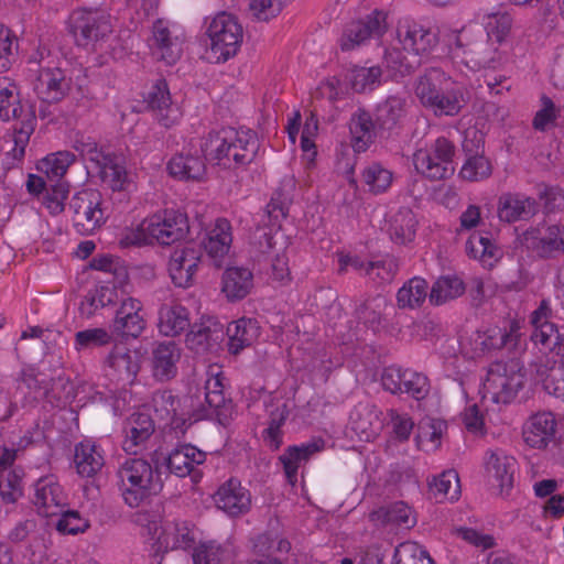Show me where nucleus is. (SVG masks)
I'll list each match as a JSON object with an SVG mask.
<instances>
[{
  "label": "nucleus",
  "instance_id": "obj_1",
  "mask_svg": "<svg viewBox=\"0 0 564 564\" xmlns=\"http://www.w3.org/2000/svg\"><path fill=\"white\" fill-rule=\"evenodd\" d=\"M135 522L143 528L149 554L156 564L172 551L191 549L199 534L192 522L164 518L160 511L140 513Z\"/></svg>",
  "mask_w": 564,
  "mask_h": 564
},
{
  "label": "nucleus",
  "instance_id": "obj_2",
  "mask_svg": "<svg viewBox=\"0 0 564 564\" xmlns=\"http://www.w3.org/2000/svg\"><path fill=\"white\" fill-rule=\"evenodd\" d=\"M413 91L420 104L436 117H455L468 102L465 87L438 67H429L419 75Z\"/></svg>",
  "mask_w": 564,
  "mask_h": 564
},
{
  "label": "nucleus",
  "instance_id": "obj_3",
  "mask_svg": "<svg viewBox=\"0 0 564 564\" xmlns=\"http://www.w3.org/2000/svg\"><path fill=\"white\" fill-rule=\"evenodd\" d=\"M258 150L259 141L252 131L229 127L210 132L202 145L205 158H210L226 169L251 163Z\"/></svg>",
  "mask_w": 564,
  "mask_h": 564
},
{
  "label": "nucleus",
  "instance_id": "obj_4",
  "mask_svg": "<svg viewBox=\"0 0 564 564\" xmlns=\"http://www.w3.org/2000/svg\"><path fill=\"white\" fill-rule=\"evenodd\" d=\"M118 479L123 501L131 508L139 507L162 488L151 464L142 458L126 459L118 469Z\"/></svg>",
  "mask_w": 564,
  "mask_h": 564
},
{
  "label": "nucleus",
  "instance_id": "obj_5",
  "mask_svg": "<svg viewBox=\"0 0 564 564\" xmlns=\"http://www.w3.org/2000/svg\"><path fill=\"white\" fill-rule=\"evenodd\" d=\"M194 402L193 397L181 399L169 390L156 391L151 404L143 405L142 411L132 413L131 420L132 423H195Z\"/></svg>",
  "mask_w": 564,
  "mask_h": 564
},
{
  "label": "nucleus",
  "instance_id": "obj_6",
  "mask_svg": "<svg viewBox=\"0 0 564 564\" xmlns=\"http://www.w3.org/2000/svg\"><path fill=\"white\" fill-rule=\"evenodd\" d=\"M0 119L3 121L21 119L20 126L14 127V147L12 149L13 158L21 160L24 156L30 135L34 131L35 117L31 111L24 115L17 86L7 76H0Z\"/></svg>",
  "mask_w": 564,
  "mask_h": 564
},
{
  "label": "nucleus",
  "instance_id": "obj_7",
  "mask_svg": "<svg viewBox=\"0 0 564 564\" xmlns=\"http://www.w3.org/2000/svg\"><path fill=\"white\" fill-rule=\"evenodd\" d=\"M210 40L209 59L215 63L234 57L242 43L243 29L236 15L226 11L217 13L207 26Z\"/></svg>",
  "mask_w": 564,
  "mask_h": 564
},
{
  "label": "nucleus",
  "instance_id": "obj_8",
  "mask_svg": "<svg viewBox=\"0 0 564 564\" xmlns=\"http://www.w3.org/2000/svg\"><path fill=\"white\" fill-rule=\"evenodd\" d=\"M454 55L467 67L479 69L490 67L496 61V47L482 32L463 26L448 33Z\"/></svg>",
  "mask_w": 564,
  "mask_h": 564
},
{
  "label": "nucleus",
  "instance_id": "obj_9",
  "mask_svg": "<svg viewBox=\"0 0 564 564\" xmlns=\"http://www.w3.org/2000/svg\"><path fill=\"white\" fill-rule=\"evenodd\" d=\"M525 375L514 359L495 361L487 371L484 390L496 403L511 402L523 388Z\"/></svg>",
  "mask_w": 564,
  "mask_h": 564
},
{
  "label": "nucleus",
  "instance_id": "obj_10",
  "mask_svg": "<svg viewBox=\"0 0 564 564\" xmlns=\"http://www.w3.org/2000/svg\"><path fill=\"white\" fill-rule=\"evenodd\" d=\"M455 145L444 137L435 140L430 150H417L413 162L417 172L431 181H441L451 177L455 172Z\"/></svg>",
  "mask_w": 564,
  "mask_h": 564
},
{
  "label": "nucleus",
  "instance_id": "obj_11",
  "mask_svg": "<svg viewBox=\"0 0 564 564\" xmlns=\"http://www.w3.org/2000/svg\"><path fill=\"white\" fill-rule=\"evenodd\" d=\"M73 80L59 67H42L32 82L36 97L43 104L39 109L41 118L51 116L50 105L61 102L72 90Z\"/></svg>",
  "mask_w": 564,
  "mask_h": 564
},
{
  "label": "nucleus",
  "instance_id": "obj_12",
  "mask_svg": "<svg viewBox=\"0 0 564 564\" xmlns=\"http://www.w3.org/2000/svg\"><path fill=\"white\" fill-rule=\"evenodd\" d=\"M101 204L100 192L93 188H85L72 197L68 209L78 234L89 235L104 224L106 216Z\"/></svg>",
  "mask_w": 564,
  "mask_h": 564
},
{
  "label": "nucleus",
  "instance_id": "obj_13",
  "mask_svg": "<svg viewBox=\"0 0 564 564\" xmlns=\"http://www.w3.org/2000/svg\"><path fill=\"white\" fill-rule=\"evenodd\" d=\"M70 32L77 45L94 46L111 32L110 15L100 10H78L70 17Z\"/></svg>",
  "mask_w": 564,
  "mask_h": 564
},
{
  "label": "nucleus",
  "instance_id": "obj_14",
  "mask_svg": "<svg viewBox=\"0 0 564 564\" xmlns=\"http://www.w3.org/2000/svg\"><path fill=\"white\" fill-rule=\"evenodd\" d=\"M144 228L148 229L150 238L165 246L186 238L189 232L186 214L174 209H165L163 213L153 215Z\"/></svg>",
  "mask_w": 564,
  "mask_h": 564
},
{
  "label": "nucleus",
  "instance_id": "obj_15",
  "mask_svg": "<svg viewBox=\"0 0 564 564\" xmlns=\"http://www.w3.org/2000/svg\"><path fill=\"white\" fill-rule=\"evenodd\" d=\"M205 460V452L194 445L184 444L162 457L158 455L155 464L159 469L166 468L177 477L191 476L194 482H198L202 474L195 467L204 464Z\"/></svg>",
  "mask_w": 564,
  "mask_h": 564
},
{
  "label": "nucleus",
  "instance_id": "obj_16",
  "mask_svg": "<svg viewBox=\"0 0 564 564\" xmlns=\"http://www.w3.org/2000/svg\"><path fill=\"white\" fill-rule=\"evenodd\" d=\"M205 400L208 409H194V422L214 420L217 423H225L234 420V404L224 394L221 372L212 375L205 383Z\"/></svg>",
  "mask_w": 564,
  "mask_h": 564
},
{
  "label": "nucleus",
  "instance_id": "obj_17",
  "mask_svg": "<svg viewBox=\"0 0 564 564\" xmlns=\"http://www.w3.org/2000/svg\"><path fill=\"white\" fill-rule=\"evenodd\" d=\"M31 500L43 518L56 517L68 505L66 492L53 475L44 476L34 484Z\"/></svg>",
  "mask_w": 564,
  "mask_h": 564
},
{
  "label": "nucleus",
  "instance_id": "obj_18",
  "mask_svg": "<svg viewBox=\"0 0 564 564\" xmlns=\"http://www.w3.org/2000/svg\"><path fill=\"white\" fill-rule=\"evenodd\" d=\"M387 14L373 11L362 20L349 23L341 36L340 48L351 51L369 39L380 37L387 30Z\"/></svg>",
  "mask_w": 564,
  "mask_h": 564
},
{
  "label": "nucleus",
  "instance_id": "obj_19",
  "mask_svg": "<svg viewBox=\"0 0 564 564\" xmlns=\"http://www.w3.org/2000/svg\"><path fill=\"white\" fill-rule=\"evenodd\" d=\"M203 250L200 246L187 245L175 249L170 258L169 272L172 282L178 288H188L194 282V276L202 261Z\"/></svg>",
  "mask_w": 564,
  "mask_h": 564
},
{
  "label": "nucleus",
  "instance_id": "obj_20",
  "mask_svg": "<svg viewBox=\"0 0 564 564\" xmlns=\"http://www.w3.org/2000/svg\"><path fill=\"white\" fill-rule=\"evenodd\" d=\"M147 108L164 128L175 124L181 118V109L171 99L165 79H158L144 97Z\"/></svg>",
  "mask_w": 564,
  "mask_h": 564
},
{
  "label": "nucleus",
  "instance_id": "obj_21",
  "mask_svg": "<svg viewBox=\"0 0 564 564\" xmlns=\"http://www.w3.org/2000/svg\"><path fill=\"white\" fill-rule=\"evenodd\" d=\"M142 304L139 300L128 297L122 301L111 324V333L122 339L138 338L145 328V321L140 314Z\"/></svg>",
  "mask_w": 564,
  "mask_h": 564
},
{
  "label": "nucleus",
  "instance_id": "obj_22",
  "mask_svg": "<svg viewBox=\"0 0 564 564\" xmlns=\"http://www.w3.org/2000/svg\"><path fill=\"white\" fill-rule=\"evenodd\" d=\"M408 99L401 94L389 95L375 107V118L380 134L390 135L400 129L408 116Z\"/></svg>",
  "mask_w": 564,
  "mask_h": 564
},
{
  "label": "nucleus",
  "instance_id": "obj_23",
  "mask_svg": "<svg viewBox=\"0 0 564 564\" xmlns=\"http://www.w3.org/2000/svg\"><path fill=\"white\" fill-rule=\"evenodd\" d=\"M216 507L230 517H238L249 511L251 495L238 479L230 478L214 495Z\"/></svg>",
  "mask_w": 564,
  "mask_h": 564
},
{
  "label": "nucleus",
  "instance_id": "obj_24",
  "mask_svg": "<svg viewBox=\"0 0 564 564\" xmlns=\"http://www.w3.org/2000/svg\"><path fill=\"white\" fill-rule=\"evenodd\" d=\"M523 243L541 258H554L564 253V227L552 225L543 232L528 229L523 234Z\"/></svg>",
  "mask_w": 564,
  "mask_h": 564
},
{
  "label": "nucleus",
  "instance_id": "obj_25",
  "mask_svg": "<svg viewBox=\"0 0 564 564\" xmlns=\"http://www.w3.org/2000/svg\"><path fill=\"white\" fill-rule=\"evenodd\" d=\"M224 338V326L212 318H207L191 325L185 341L187 347L196 354H206L218 350Z\"/></svg>",
  "mask_w": 564,
  "mask_h": 564
},
{
  "label": "nucleus",
  "instance_id": "obj_26",
  "mask_svg": "<svg viewBox=\"0 0 564 564\" xmlns=\"http://www.w3.org/2000/svg\"><path fill=\"white\" fill-rule=\"evenodd\" d=\"M538 210V202L520 193H505L498 199V218L508 224L529 220Z\"/></svg>",
  "mask_w": 564,
  "mask_h": 564
},
{
  "label": "nucleus",
  "instance_id": "obj_27",
  "mask_svg": "<svg viewBox=\"0 0 564 564\" xmlns=\"http://www.w3.org/2000/svg\"><path fill=\"white\" fill-rule=\"evenodd\" d=\"M153 50L158 59L167 65L175 64L183 52V39L173 34L164 21L158 20L152 28Z\"/></svg>",
  "mask_w": 564,
  "mask_h": 564
},
{
  "label": "nucleus",
  "instance_id": "obj_28",
  "mask_svg": "<svg viewBox=\"0 0 564 564\" xmlns=\"http://www.w3.org/2000/svg\"><path fill=\"white\" fill-rule=\"evenodd\" d=\"M73 463L79 477L93 478L105 465L104 452L95 441L85 438L75 445Z\"/></svg>",
  "mask_w": 564,
  "mask_h": 564
},
{
  "label": "nucleus",
  "instance_id": "obj_29",
  "mask_svg": "<svg viewBox=\"0 0 564 564\" xmlns=\"http://www.w3.org/2000/svg\"><path fill=\"white\" fill-rule=\"evenodd\" d=\"M324 447L325 442L322 438H313L307 443L289 447L288 451L280 456L285 478L292 488L296 486L299 468L305 464L313 454L322 451Z\"/></svg>",
  "mask_w": 564,
  "mask_h": 564
},
{
  "label": "nucleus",
  "instance_id": "obj_30",
  "mask_svg": "<svg viewBox=\"0 0 564 564\" xmlns=\"http://www.w3.org/2000/svg\"><path fill=\"white\" fill-rule=\"evenodd\" d=\"M516 467L514 457L502 452H490L485 458L486 473L496 481L501 495H508L512 488Z\"/></svg>",
  "mask_w": 564,
  "mask_h": 564
},
{
  "label": "nucleus",
  "instance_id": "obj_31",
  "mask_svg": "<svg viewBox=\"0 0 564 564\" xmlns=\"http://www.w3.org/2000/svg\"><path fill=\"white\" fill-rule=\"evenodd\" d=\"M181 358V349L174 341L158 344L152 350L153 376L159 381H169L176 376V364Z\"/></svg>",
  "mask_w": 564,
  "mask_h": 564
},
{
  "label": "nucleus",
  "instance_id": "obj_32",
  "mask_svg": "<svg viewBox=\"0 0 564 564\" xmlns=\"http://www.w3.org/2000/svg\"><path fill=\"white\" fill-rule=\"evenodd\" d=\"M398 35L404 51L413 56L430 52L437 43L436 34L419 24L401 25Z\"/></svg>",
  "mask_w": 564,
  "mask_h": 564
},
{
  "label": "nucleus",
  "instance_id": "obj_33",
  "mask_svg": "<svg viewBox=\"0 0 564 564\" xmlns=\"http://www.w3.org/2000/svg\"><path fill=\"white\" fill-rule=\"evenodd\" d=\"M349 131L351 134V145L356 152L366 151L379 132L376 118L366 111L358 110L354 113L349 121Z\"/></svg>",
  "mask_w": 564,
  "mask_h": 564
},
{
  "label": "nucleus",
  "instance_id": "obj_34",
  "mask_svg": "<svg viewBox=\"0 0 564 564\" xmlns=\"http://www.w3.org/2000/svg\"><path fill=\"white\" fill-rule=\"evenodd\" d=\"M253 288V274L248 268H227L221 276V292L230 302L245 299Z\"/></svg>",
  "mask_w": 564,
  "mask_h": 564
},
{
  "label": "nucleus",
  "instance_id": "obj_35",
  "mask_svg": "<svg viewBox=\"0 0 564 564\" xmlns=\"http://www.w3.org/2000/svg\"><path fill=\"white\" fill-rule=\"evenodd\" d=\"M97 167L102 184L113 193L121 194L130 191L132 182L119 156L108 153Z\"/></svg>",
  "mask_w": 564,
  "mask_h": 564
},
{
  "label": "nucleus",
  "instance_id": "obj_36",
  "mask_svg": "<svg viewBox=\"0 0 564 564\" xmlns=\"http://www.w3.org/2000/svg\"><path fill=\"white\" fill-rule=\"evenodd\" d=\"M108 366L118 380L132 383L141 368L140 355L123 346H115L107 357Z\"/></svg>",
  "mask_w": 564,
  "mask_h": 564
},
{
  "label": "nucleus",
  "instance_id": "obj_37",
  "mask_svg": "<svg viewBox=\"0 0 564 564\" xmlns=\"http://www.w3.org/2000/svg\"><path fill=\"white\" fill-rule=\"evenodd\" d=\"M228 336V350L237 355L246 347L251 346L260 334L258 322L252 318H240L231 322L225 332Z\"/></svg>",
  "mask_w": 564,
  "mask_h": 564
},
{
  "label": "nucleus",
  "instance_id": "obj_38",
  "mask_svg": "<svg viewBox=\"0 0 564 564\" xmlns=\"http://www.w3.org/2000/svg\"><path fill=\"white\" fill-rule=\"evenodd\" d=\"M167 170L180 181H200L206 174V164L200 155L182 152L170 160Z\"/></svg>",
  "mask_w": 564,
  "mask_h": 564
},
{
  "label": "nucleus",
  "instance_id": "obj_39",
  "mask_svg": "<svg viewBox=\"0 0 564 564\" xmlns=\"http://www.w3.org/2000/svg\"><path fill=\"white\" fill-rule=\"evenodd\" d=\"M158 327L164 336L180 335L191 327L187 308L177 303L163 304L159 310Z\"/></svg>",
  "mask_w": 564,
  "mask_h": 564
},
{
  "label": "nucleus",
  "instance_id": "obj_40",
  "mask_svg": "<svg viewBox=\"0 0 564 564\" xmlns=\"http://www.w3.org/2000/svg\"><path fill=\"white\" fill-rule=\"evenodd\" d=\"M536 376L543 380L544 389L555 398L564 400V361L546 358L536 365Z\"/></svg>",
  "mask_w": 564,
  "mask_h": 564
},
{
  "label": "nucleus",
  "instance_id": "obj_41",
  "mask_svg": "<svg viewBox=\"0 0 564 564\" xmlns=\"http://www.w3.org/2000/svg\"><path fill=\"white\" fill-rule=\"evenodd\" d=\"M386 297L377 295L365 300L355 310L356 318L366 327L378 332L383 327L386 310L388 308Z\"/></svg>",
  "mask_w": 564,
  "mask_h": 564
},
{
  "label": "nucleus",
  "instance_id": "obj_42",
  "mask_svg": "<svg viewBox=\"0 0 564 564\" xmlns=\"http://www.w3.org/2000/svg\"><path fill=\"white\" fill-rule=\"evenodd\" d=\"M427 485L430 494L437 501H455L460 496V481L458 473L454 469L445 470L433 477Z\"/></svg>",
  "mask_w": 564,
  "mask_h": 564
},
{
  "label": "nucleus",
  "instance_id": "obj_43",
  "mask_svg": "<svg viewBox=\"0 0 564 564\" xmlns=\"http://www.w3.org/2000/svg\"><path fill=\"white\" fill-rule=\"evenodd\" d=\"M383 65L391 73V77L409 76L420 66L421 59L412 53L399 48L387 50L383 56Z\"/></svg>",
  "mask_w": 564,
  "mask_h": 564
},
{
  "label": "nucleus",
  "instance_id": "obj_44",
  "mask_svg": "<svg viewBox=\"0 0 564 564\" xmlns=\"http://www.w3.org/2000/svg\"><path fill=\"white\" fill-rule=\"evenodd\" d=\"M371 518L376 522L380 521L382 524H391L401 528H411L415 524L412 509L402 501L376 510L372 512Z\"/></svg>",
  "mask_w": 564,
  "mask_h": 564
},
{
  "label": "nucleus",
  "instance_id": "obj_45",
  "mask_svg": "<svg viewBox=\"0 0 564 564\" xmlns=\"http://www.w3.org/2000/svg\"><path fill=\"white\" fill-rule=\"evenodd\" d=\"M193 564H228L229 553L225 546L214 540L199 541L191 547Z\"/></svg>",
  "mask_w": 564,
  "mask_h": 564
},
{
  "label": "nucleus",
  "instance_id": "obj_46",
  "mask_svg": "<svg viewBox=\"0 0 564 564\" xmlns=\"http://www.w3.org/2000/svg\"><path fill=\"white\" fill-rule=\"evenodd\" d=\"M122 433V449L128 454L137 455L149 447L154 434V425H126Z\"/></svg>",
  "mask_w": 564,
  "mask_h": 564
},
{
  "label": "nucleus",
  "instance_id": "obj_47",
  "mask_svg": "<svg viewBox=\"0 0 564 564\" xmlns=\"http://www.w3.org/2000/svg\"><path fill=\"white\" fill-rule=\"evenodd\" d=\"M229 224L226 220H218L216 228L210 231L208 238L203 241L207 254L214 259V264L219 267L218 259L227 254L231 242Z\"/></svg>",
  "mask_w": 564,
  "mask_h": 564
},
{
  "label": "nucleus",
  "instance_id": "obj_48",
  "mask_svg": "<svg viewBox=\"0 0 564 564\" xmlns=\"http://www.w3.org/2000/svg\"><path fill=\"white\" fill-rule=\"evenodd\" d=\"M417 220L413 212L409 208H401L390 221V236L397 243L412 241L415 236Z\"/></svg>",
  "mask_w": 564,
  "mask_h": 564
},
{
  "label": "nucleus",
  "instance_id": "obj_49",
  "mask_svg": "<svg viewBox=\"0 0 564 564\" xmlns=\"http://www.w3.org/2000/svg\"><path fill=\"white\" fill-rule=\"evenodd\" d=\"M117 297L116 285H97L88 291L80 303V312L87 317L95 314L98 308L112 304Z\"/></svg>",
  "mask_w": 564,
  "mask_h": 564
},
{
  "label": "nucleus",
  "instance_id": "obj_50",
  "mask_svg": "<svg viewBox=\"0 0 564 564\" xmlns=\"http://www.w3.org/2000/svg\"><path fill=\"white\" fill-rule=\"evenodd\" d=\"M555 433H561L560 443L564 442V425H524L522 436L528 446L541 449L547 446Z\"/></svg>",
  "mask_w": 564,
  "mask_h": 564
},
{
  "label": "nucleus",
  "instance_id": "obj_51",
  "mask_svg": "<svg viewBox=\"0 0 564 564\" xmlns=\"http://www.w3.org/2000/svg\"><path fill=\"white\" fill-rule=\"evenodd\" d=\"M465 291L464 282L457 276H441L432 286L430 301L441 305L460 296Z\"/></svg>",
  "mask_w": 564,
  "mask_h": 564
},
{
  "label": "nucleus",
  "instance_id": "obj_52",
  "mask_svg": "<svg viewBox=\"0 0 564 564\" xmlns=\"http://www.w3.org/2000/svg\"><path fill=\"white\" fill-rule=\"evenodd\" d=\"M75 161V155L69 151H59L43 159L37 169L44 172L51 182H61L69 165Z\"/></svg>",
  "mask_w": 564,
  "mask_h": 564
},
{
  "label": "nucleus",
  "instance_id": "obj_53",
  "mask_svg": "<svg viewBox=\"0 0 564 564\" xmlns=\"http://www.w3.org/2000/svg\"><path fill=\"white\" fill-rule=\"evenodd\" d=\"M382 69L380 66L354 67L349 73V83L354 91L362 94L372 91L380 85Z\"/></svg>",
  "mask_w": 564,
  "mask_h": 564
},
{
  "label": "nucleus",
  "instance_id": "obj_54",
  "mask_svg": "<svg viewBox=\"0 0 564 564\" xmlns=\"http://www.w3.org/2000/svg\"><path fill=\"white\" fill-rule=\"evenodd\" d=\"M426 295L427 282L421 278H413L398 291V305L401 308L417 307L424 302Z\"/></svg>",
  "mask_w": 564,
  "mask_h": 564
},
{
  "label": "nucleus",
  "instance_id": "obj_55",
  "mask_svg": "<svg viewBox=\"0 0 564 564\" xmlns=\"http://www.w3.org/2000/svg\"><path fill=\"white\" fill-rule=\"evenodd\" d=\"M57 516L58 519L55 523V529L62 535H78L85 533L90 525L88 518L77 510H66L64 508Z\"/></svg>",
  "mask_w": 564,
  "mask_h": 564
},
{
  "label": "nucleus",
  "instance_id": "obj_56",
  "mask_svg": "<svg viewBox=\"0 0 564 564\" xmlns=\"http://www.w3.org/2000/svg\"><path fill=\"white\" fill-rule=\"evenodd\" d=\"M23 476L21 468L0 475V497L4 503H15L23 496Z\"/></svg>",
  "mask_w": 564,
  "mask_h": 564
},
{
  "label": "nucleus",
  "instance_id": "obj_57",
  "mask_svg": "<svg viewBox=\"0 0 564 564\" xmlns=\"http://www.w3.org/2000/svg\"><path fill=\"white\" fill-rule=\"evenodd\" d=\"M392 564H434V561L420 544L406 541L395 547Z\"/></svg>",
  "mask_w": 564,
  "mask_h": 564
},
{
  "label": "nucleus",
  "instance_id": "obj_58",
  "mask_svg": "<svg viewBox=\"0 0 564 564\" xmlns=\"http://www.w3.org/2000/svg\"><path fill=\"white\" fill-rule=\"evenodd\" d=\"M20 380L29 390L35 393L34 398H48L53 392V386L56 384L53 379L32 367L25 368L21 371Z\"/></svg>",
  "mask_w": 564,
  "mask_h": 564
},
{
  "label": "nucleus",
  "instance_id": "obj_59",
  "mask_svg": "<svg viewBox=\"0 0 564 564\" xmlns=\"http://www.w3.org/2000/svg\"><path fill=\"white\" fill-rule=\"evenodd\" d=\"M540 101L541 108L535 112L533 117L532 127L536 131L545 132L556 126L561 110L546 95H542Z\"/></svg>",
  "mask_w": 564,
  "mask_h": 564
},
{
  "label": "nucleus",
  "instance_id": "obj_60",
  "mask_svg": "<svg viewBox=\"0 0 564 564\" xmlns=\"http://www.w3.org/2000/svg\"><path fill=\"white\" fill-rule=\"evenodd\" d=\"M466 252L469 257L479 259L484 264L491 265V260L497 256V248L488 237L473 234L466 242Z\"/></svg>",
  "mask_w": 564,
  "mask_h": 564
},
{
  "label": "nucleus",
  "instance_id": "obj_61",
  "mask_svg": "<svg viewBox=\"0 0 564 564\" xmlns=\"http://www.w3.org/2000/svg\"><path fill=\"white\" fill-rule=\"evenodd\" d=\"M112 333L101 327L79 330L75 334V348L77 350L104 347L112 341Z\"/></svg>",
  "mask_w": 564,
  "mask_h": 564
},
{
  "label": "nucleus",
  "instance_id": "obj_62",
  "mask_svg": "<svg viewBox=\"0 0 564 564\" xmlns=\"http://www.w3.org/2000/svg\"><path fill=\"white\" fill-rule=\"evenodd\" d=\"M492 173L490 161L484 155H479L476 151L475 155H470L463 167L460 169V176L469 182H478L488 178Z\"/></svg>",
  "mask_w": 564,
  "mask_h": 564
},
{
  "label": "nucleus",
  "instance_id": "obj_63",
  "mask_svg": "<svg viewBox=\"0 0 564 564\" xmlns=\"http://www.w3.org/2000/svg\"><path fill=\"white\" fill-rule=\"evenodd\" d=\"M487 34L490 40L495 37L497 43H501L510 33L512 18L506 11L489 12L485 14Z\"/></svg>",
  "mask_w": 564,
  "mask_h": 564
},
{
  "label": "nucleus",
  "instance_id": "obj_64",
  "mask_svg": "<svg viewBox=\"0 0 564 564\" xmlns=\"http://www.w3.org/2000/svg\"><path fill=\"white\" fill-rule=\"evenodd\" d=\"M362 180L369 191L378 194L384 192L392 182V173L380 164L372 163L362 171Z\"/></svg>",
  "mask_w": 564,
  "mask_h": 564
}]
</instances>
